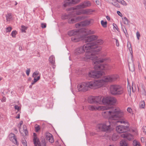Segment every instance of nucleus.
<instances>
[{
    "label": "nucleus",
    "instance_id": "obj_1",
    "mask_svg": "<svg viewBox=\"0 0 146 146\" xmlns=\"http://www.w3.org/2000/svg\"><path fill=\"white\" fill-rule=\"evenodd\" d=\"M88 42V43L84 44L83 46H81L76 48L75 50V54L78 55L85 52L84 60L89 59L93 60V63L95 64L94 68V70L91 71L88 73V76L91 78H99L101 76L103 73L102 70L106 69L107 66L106 64H101L106 61V59H98L97 56L95 55L96 53L99 51L101 49V47L98 45L102 44L103 41L101 39L96 41Z\"/></svg>",
    "mask_w": 146,
    "mask_h": 146
},
{
    "label": "nucleus",
    "instance_id": "obj_2",
    "mask_svg": "<svg viewBox=\"0 0 146 146\" xmlns=\"http://www.w3.org/2000/svg\"><path fill=\"white\" fill-rule=\"evenodd\" d=\"M119 78V76L117 74L108 76L104 77L102 79L82 83L78 86L77 88L79 91L84 92L88 90V88L96 89L102 86L105 82L115 81Z\"/></svg>",
    "mask_w": 146,
    "mask_h": 146
},
{
    "label": "nucleus",
    "instance_id": "obj_3",
    "mask_svg": "<svg viewBox=\"0 0 146 146\" xmlns=\"http://www.w3.org/2000/svg\"><path fill=\"white\" fill-rule=\"evenodd\" d=\"M102 108L104 110L102 113L103 117L108 118L109 121H114V124L118 122L124 124L128 123L124 118L117 120L123 118L124 115V113L119 110L111 106H102Z\"/></svg>",
    "mask_w": 146,
    "mask_h": 146
},
{
    "label": "nucleus",
    "instance_id": "obj_4",
    "mask_svg": "<svg viewBox=\"0 0 146 146\" xmlns=\"http://www.w3.org/2000/svg\"><path fill=\"white\" fill-rule=\"evenodd\" d=\"M80 30L74 29L68 32V34L69 36H73L71 38L72 41L76 42L82 40L83 42L86 43L97 39V36L94 35L89 36L82 35V34L80 33Z\"/></svg>",
    "mask_w": 146,
    "mask_h": 146
},
{
    "label": "nucleus",
    "instance_id": "obj_5",
    "mask_svg": "<svg viewBox=\"0 0 146 146\" xmlns=\"http://www.w3.org/2000/svg\"><path fill=\"white\" fill-rule=\"evenodd\" d=\"M111 94L113 95H119L122 94L124 92L123 88L121 86L116 84H113L110 86V88Z\"/></svg>",
    "mask_w": 146,
    "mask_h": 146
},
{
    "label": "nucleus",
    "instance_id": "obj_6",
    "mask_svg": "<svg viewBox=\"0 0 146 146\" xmlns=\"http://www.w3.org/2000/svg\"><path fill=\"white\" fill-rule=\"evenodd\" d=\"M111 122H114L110 121H106L103 123L99 124L96 127L97 129H98L99 131H110L112 130L113 128L111 127Z\"/></svg>",
    "mask_w": 146,
    "mask_h": 146
},
{
    "label": "nucleus",
    "instance_id": "obj_7",
    "mask_svg": "<svg viewBox=\"0 0 146 146\" xmlns=\"http://www.w3.org/2000/svg\"><path fill=\"white\" fill-rule=\"evenodd\" d=\"M102 97L100 96H89L88 98V102L91 104L96 105L101 104L102 103Z\"/></svg>",
    "mask_w": 146,
    "mask_h": 146
},
{
    "label": "nucleus",
    "instance_id": "obj_8",
    "mask_svg": "<svg viewBox=\"0 0 146 146\" xmlns=\"http://www.w3.org/2000/svg\"><path fill=\"white\" fill-rule=\"evenodd\" d=\"M102 103L105 105H113L116 103V99L114 97H108L102 98Z\"/></svg>",
    "mask_w": 146,
    "mask_h": 146
},
{
    "label": "nucleus",
    "instance_id": "obj_9",
    "mask_svg": "<svg viewBox=\"0 0 146 146\" xmlns=\"http://www.w3.org/2000/svg\"><path fill=\"white\" fill-rule=\"evenodd\" d=\"M91 5V3L90 1H85L80 3V5H77L74 7L69 8L68 10H71L72 9L73 10H78L81 9H84L90 6Z\"/></svg>",
    "mask_w": 146,
    "mask_h": 146
},
{
    "label": "nucleus",
    "instance_id": "obj_10",
    "mask_svg": "<svg viewBox=\"0 0 146 146\" xmlns=\"http://www.w3.org/2000/svg\"><path fill=\"white\" fill-rule=\"evenodd\" d=\"M69 8L68 9V11H70V10H69ZM73 10V11L70 14L68 15V22L69 23L72 24L76 22V20L75 19V17L76 16V10H73L72 9L71 11Z\"/></svg>",
    "mask_w": 146,
    "mask_h": 146
},
{
    "label": "nucleus",
    "instance_id": "obj_11",
    "mask_svg": "<svg viewBox=\"0 0 146 146\" xmlns=\"http://www.w3.org/2000/svg\"><path fill=\"white\" fill-rule=\"evenodd\" d=\"M33 141L35 146H37V145H38V146H46V143L45 142L44 139L42 140L41 143L39 139L36 136V134L34 133H33Z\"/></svg>",
    "mask_w": 146,
    "mask_h": 146
},
{
    "label": "nucleus",
    "instance_id": "obj_12",
    "mask_svg": "<svg viewBox=\"0 0 146 146\" xmlns=\"http://www.w3.org/2000/svg\"><path fill=\"white\" fill-rule=\"evenodd\" d=\"M76 10V15H80L81 14H86L89 15L91 14L94 11V10L92 9H86L81 11L78 10Z\"/></svg>",
    "mask_w": 146,
    "mask_h": 146
},
{
    "label": "nucleus",
    "instance_id": "obj_13",
    "mask_svg": "<svg viewBox=\"0 0 146 146\" xmlns=\"http://www.w3.org/2000/svg\"><path fill=\"white\" fill-rule=\"evenodd\" d=\"M117 131L119 133H126L129 130L128 127L123 125H119L116 128Z\"/></svg>",
    "mask_w": 146,
    "mask_h": 146
},
{
    "label": "nucleus",
    "instance_id": "obj_14",
    "mask_svg": "<svg viewBox=\"0 0 146 146\" xmlns=\"http://www.w3.org/2000/svg\"><path fill=\"white\" fill-rule=\"evenodd\" d=\"M80 0H66L65 3L64 4V6L66 7L72 4H75L78 3Z\"/></svg>",
    "mask_w": 146,
    "mask_h": 146
},
{
    "label": "nucleus",
    "instance_id": "obj_15",
    "mask_svg": "<svg viewBox=\"0 0 146 146\" xmlns=\"http://www.w3.org/2000/svg\"><path fill=\"white\" fill-rule=\"evenodd\" d=\"M9 139L11 141H12L16 145L18 144V143L17 142L16 138L14 134L11 133L10 134Z\"/></svg>",
    "mask_w": 146,
    "mask_h": 146
},
{
    "label": "nucleus",
    "instance_id": "obj_16",
    "mask_svg": "<svg viewBox=\"0 0 146 146\" xmlns=\"http://www.w3.org/2000/svg\"><path fill=\"white\" fill-rule=\"evenodd\" d=\"M121 136L124 138H126L128 140L130 141L133 138V136L130 133H125L121 134Z\"/></svg>",
    "mask_w": 146,
    "mask_h": 146
},
{
    "label": "nucleus",
    "instance_id": "obj_17",
    "mask_svg": "<svg viewBox=\"0 0 146 146\" xmlns=\"http://www.w3.org/2000/svg\"><path fill=\"white\" fill-rule=\"evenodd\" d=\"M94 21V20L93 19H90L82 21V24L83 26H86L89 25L91 23H93Z\"/></svg>",
    "mask_w": 146,
    "mask_h": 146
},
{
    "label": "nucleus",
    "instance_id": "obj_18",
    "mask_svg": "<svg viewBox=\"0 0 146 146\" xmlns=\"http://www.w3.org/2000/svg\"><path fill=\"white\" fill-rule=\"evenodd\" d=\"M101 107L100 106L97 107L95 106L89 105L88 106V109L91 111H94L98 110L101 109Z\"/></svg>",
    "mask_w": 146,
    "mask_h": 146
},
{
    "label": "nucleus",
    "instance_id": "obj_19",
    "mask_svg": "<svg viewBox=\"0 0 146 146\" xmlns=\"http://www.w3.org/2000/svg\"><path fill=\"white\" fill-rule=\"evenodd\" d=\"M46 139L52 143L54 141V139L52 135L50 133L47 134L46 135Z\"/></svg>",
    "mask_w": 146,
    "mask_h": 146
},
{
    "label": "nucleus",
    "instance_id": "obj_20",
    "mask_svg": "<svg viewBox=\"0 0 146 146\" xmlns=\"http://www.w3.org/2000/svg\"><path fill=\"white\" fill-rule=\"evenodd\" d=\"M49 60L51 64L54 65L55 64V58L54 56H51L49 58Z\"/></svg>",
    "mask_w": 146,
    "mask_h": 146
},
{
    "label": "nucleus",
    "instance_id": "obj_21",
    "mask_svg": "<svg viewBox=\"0 0 146 146\" xmlns=\"http://www.w3.org/2000/svg\"><path fill=\"white\" fill-rule=\"evenodd\" d=\"M128 66L130 70L132 72L135 70L134 65L133 62L131 63H129Z\"/></svg>",
    "mask_w": 146,
    "mask_h": 146
},
{
    "label": "nucleus",
    "instance_id": "obj_22",
    "mask_svg": "<svg viewBox=\"0 0 146 146\" xmlns=\"http://www.w3.org/2000/svg\"><path fill=\"white\" fill-rule=\"evenodd\" d=\"M119 136L116 133H114L112 137V139L113 141H115L119 138Z\"/></svg>",
    "mask_w": 146,
    "mask_h": 146
},
{
    "label": "nucleus",
    "instance_id": "obj_23",
    "mask_svg": "<svg viewBox=\"0 0 146 146\" xmlns=\"http://www.w3.org/2000/svg\"><path fill=\"white\" fill-rule=\"evenodd\" d=\"M86 17L84 16H80L75 18L76 20V22H77L82 20L84 19Z\"/></svg>",
    "mask_w": 146,
    "mask_h": 146
},
{
    "label": "nucleus",
    "instance_id": "obj_24",
    "mask_svg": "<svg viewBox=\"0 0 146 146\" xmlns=\"http://www.w3.org/2000/svg\"><path fill=\"white\" fill-rule=\"evenodd\" d=\"M12 18V16L11 13H8L6 15V19L7 21H10Z\"/></svg>",
    "mask_w": 146,
    "mask_h": 146
},
{
    "label": "nucleus",
    "instance_id": "obj_25",
    "mask_svg": "<svg viewBox=\"0 0 146 146\" xmlns=\"http://www.w3.org/2000/svg\"><path fill=\"white\" fill-rule=\"evenodd\" d=\"M121 146H127V143L126 141L124 140H122L120 142Z\"/></svg>",
    "mask_w": 146,
    "mask_h": 146
},
{
    "label": "nucleus",
    "instance_id": "obj_26",
    "mask_svg": "<svg viewBox=\"0 0 146 146\" xmlns=\"http://www.w3.org/2000/svg\"><path fill=\"white\" fill-rule=\"evenodd\" d=\"M133 144L134 146H140V143L135 140L133 141Z\"/></svg>",
    "mask_w": 146,
    "mask_h": 146
},
{
    "label": "nucleus",
    "instance_id": "obj_27",
    "mask_svg": "<svg viewBox=\"0 0 146 146\" xmlns=\"http://www.w3.org/2000/svg\"><path fill=\"white\" fill-rule=\"evenodd\" d=\"M101 24L104 27L106 28L107 27V22L106 21H104L103 20H102L101 21Z\"/></svg>",
    "mask_w": 146,
    "mask_h": 146
},
{
    "label": "nucleus",
    "instance_id": "obj_28",
    "mask_svg": "<svg viewBox=\"0 0 146 146\" xmlns=\"http://www.w3.org/2000/svg\"><path fill=\"white\" fill-rule=\"evenodd\" d=\"M75 26L76 28H81L83 26L82 24V22H80L79 23L76 24Z\"/></svg>",
    "mask_w": 146,
    "mask_h": 146
},
{
    "label": "nucleus",
    "instance_id": "obj_29",
    "mask_svg": "<svg viewBox=\"0 0 146 146\" xmlns=\"http://www.w3.org/2000/svg\"><path fill=\"white\" fill-rule=\"evenodd\" d=\"M86 32L88 35L94 34L95 33V32L94 31L89 30H87Z\"/></svg>",
    "mask_w": 146,
    "mask_h": 146
},
{
    "label": "nucleus",
    "instance_id": "obj_30",
    "mask_svg": "<svg viewBox=\"0 0 146 146\" xmlns=\"http://www.w3.org/2000/svg\"><path fill=\"white\" fill-rule=\"evenodd\" d=\"M21 27V31L22 32L25 33L26 32L25 30L27 29V27H26L24 25H22Z\"/></svg>",
    "mask_w": 146,
    "mask_h": 146
},
{
    "label": "nucleus",
    "instance_id": "obj_31",
    "mask_svg": "<svg viewBox=\"0 0 146 146\" xmlns=\"http://www.w3.org/2000/svg\"><path fill=\"white\" fill-rule=\"evenodd\" d=\"M22 143L23 145L24 146H27V143L26 141L25 140V139L23 138L22 140Z\"/></svg>",
    "mask_w": 146,
    "mask_h": 146
},
{
    "label": "nucleus",
    "instance_id": "obj_32",
    "mask_svg": "<svg viewBox=\"0 0 146 146\" xmlns=\"http://www.w3.org/2000/svg\"><path fill=\"white\" fill-rule=\"evenodd\" d=\"M39 72L38 71H37L34 72L33 74V77L34 78H36V76L39 74Z\"/></svg>",
    "mask_w": 146,
    "mask_h": 146
},
{
    "label": "nucleus",
    "instance_id": "obj_33",
    "mask_svg": "<svg viewBox=\"0 0 146 146\" xmlns=\"http://www.w3.org/2000/svg\"><path fill=\"white\" fill-rule=\"evenodd\" d=\"M145 106V101L143 100L140 102V107L142 108H144Z\"/></svg>",
    "mask_w": 146,
    "mask_h": 146
},
{
    "label": "nucleus",
    "instance_id": "obj_34",
    "mask_svg": "<svg viewBox=\"0 0 146 146\" xmlns=\"http://www.w3.org/2000/svg\"><path fill=\"white\" fill-rule=\"evenodd\" d=\"M17 32L16 31H13L11 33V35L13 37L15 38V35L17 34Z\"/></svg>",
    "mask_w": 146,
    "mask_h": 146
},
{
    "label": "nucleus",
    "instance_id": "obj_35",
    "mask_svg": "<svg viewBox=\"0 0 146 146\" xmlns=\"http://www.w3.org/2000/svg\"><path fill=\"white\" fill-rule=\"evenodd\" d=\"M124 23L125 24L127 25L129 23V20L126 17H124L123 19Z\"/></svg>",
    "mask_w": 146,
    "mask_h": 146
},
{
    "label": "nucleus",
    "instance_id": "obj_36",
    "mask_svg": "<svg viewBox=\"0 0 146 146\" xmlns=\"http://www.w3.org/2000/svg\"><path fill=\"white\" fill-rule=\"evenodd\" d=\"M35 131L36 132H38L40 130L39 126L36 125L35 126Z\"/></svg>",
    "mask_w": 146,
    "mask_h": 146
},
{
    "label": "nucleus",
    "instance_id": "obj_37",
    "mask_svg": "<svg viewBox=\"0 0 146 146\" xmlns=\"http://www.w3.org/2000/svg\"><path fill=\"white\" fill-rule=\"evenodd\" d=\"M12 28L11 27H9L6 28V33L10 32L12 30Z\"/></svg>",
    "mask_w": 146,
    "mask_h": 146
},
{
    "label": "nucleus",
    "instance_id": "obj_38",
    "mask_svg": "<svg viewBox=\"0 0 146 146\" xmlns=\"http://www.w3.org/2000/svg\"><path fill=\"white\" fill-rule=\"evenodd\" d=\"M127 46H128V47H129V50L130 51V53L132 55L133 51H132V47L131 46V44H130V46H129H129H128V44H127Z\"/></svg>",
    "mask_w": 146,
    "mask_h": 146
},
{
    "label": "nucleus",
    "instance_id": "obj_39",
    "mask_svg": "<svg viewBox=\"0 0 146 146\" xmlns=\"http://www.w3.org/2000/svg\"><path fill=\"white\" fill-rule=\"evenodd\" d=\"M141 93L144 95H146V92L145 89L143 88H142V90L141 91Z\"/></svg>",
    "mask_w": 146,
    "mask_h": 146
},
{
    "label": "nucleus",
    "instance_id": "obj_40",
    "mask_svg": "<svg viewBox=\"0 0 146 146\" xmlns=\"http://www.w3.org/2000/svg\"><path fill=\"white\" fill-rule=\"evenodd\" d=\"M113 29L114 30L115 29L117 30V31H118L119 29L118 28L117 26V25L116 24L113 23Z\"/></svg>",
    "mask_w": 146,
    "mask_h": 146
},
{
    "label": "nucleus",
    "instance_id": "obj_41",
    "mask_svg": "<svg viewBox=\"0 0 146 146\" xmlns=\"http://www.w3.org/2000/svg\"><path fill=\"white\" fill-rule=\"evenodd\" d=\"M125 31L124 30V29H123V31L124 33H125V35L127 37H129V35L128 34V33H127V31L126 29H125Z\"/></svg>",
    "mask_w": 146,
    "mask_h": 146
},
{
    "label": "nucleus",
    "instance_id": "obj_42",
    "mask_svg": "<svg viewBox=\"0 0 146 146\" xmlns=\"http://www.w3.org/2000/svg\"><path fill=\"white\" fill-rule=\"evenodd\" d=\"M40 78V76H38L37 78H35L34 79V80L35 81V82H37L38 80H39Z\"/></svg>",
    "mask_w": 146,
    "mask_h": 146
},
{
    "label": "nucleus",
    "instance_id": "obj_43",
    "mask_svg": "<svg viewBox=\"0 0 146 146\" xmlns=\"http://www.w3.org/2000/svg\"><path fill=\"white\" fill-rule=\"evenodd\" d=\"M136 36L137 39L139 40V37L140 36V34L138 31H137L136 33Z\"/></svg>",
    "mask_w": 146,
    "mask_h": 146
},
{
    "label": "nucleus",
    "instance_id": "obj_44",
    "mask_svg": "<svg viewBox=\"0 0 146 146\" xmlns=\"http://www.w3.org/2000/svg\"><path fill=\"white\" fill-rule=\"evenodd\" d=\"M30 72V68L27 69L26 71V73L28 76H29Z\"/></svg>",
    "mask_w": 146,
    "mask_h": 146
},
{
    "label": "nucleus",
    "instance_id": "obj_45",
    "mask_svg": "<svg viewBox=\"0 0 146 146\" xmlns=\"http://www.w3.org/2000/svg\"><path fill=\"white\" fill-rule=\"evenodd\" d=\"M127 111L130 113H131L132 112V110L130 108H128L127 109Z\"/></svg>",
    "mask_w": 146,
    "mask_h": 146
},
{
    "label": "nucleus",
    "instance_id": "obj_46",
    "mask_svg": "<svg viewBox=\"0 0 146 146\" xmlns=\"http://www.w3.org/2000/svg\"><path fill=\"white\" fill-rule=\"evenodd\" d=\"M41 26L42 28H45L46 27V23H42L41 24Z\"/></svg>",
    "mask_w": 146,
    "mask_h": 146
},
{
    "label": "nucleus",
    "instance_id": "obj_47",
    "mask_svg": "<svg viewBox=\"0 0 146 146\" xmlns=\"http://www.w3.org/2000/svg\"><path fill=\"white\" fill-rule=\"evenodd\" d=\"M15 109L17 110L18 111H19L20 109L19 106L17 105H15Z\"/></svg>",
    "mask_w": 146,
    "mask_h": 146
},
{
    "label": "nucleus",
    "instance_id": "obj_48",
    "mask_svg": "<svg viewBox=\"0 0 146 146\" xmlns=\"http://www.w3.org/2000/svg\"><path fill=\"white\" fill-rule=\"evenodd\" d=\"M142 131L144 133H146V127L145 126H143L142 127Z\"/></svg>",
    "mask_w": 146,
    "mask_h": 146
},
{
    "label": "nucleus",
    "instance_id": "obj_49",
    "mask_svg": "<svg viewBox=\"0 0 146 146\" xmlns=\"http://www.w3.org/2000/svg\"><path fill=\"white\" fill-rule=\"evenodd\" d=\"M122 1V3H121V4L124 5V6H126L127 5V4L126 2L123 0H121Z\"/></svg>",
    "mask_w": 146,
    "mask_h": 146
},
{
    "label": "nucleus",
    "instance_id": "obj_50",
    "mask_svg": "<svg viewBox=\"0 0 146 146\" xmlns=\"http://www.w3.org/2000/svg\"><path fill=\"white\" fill-rule=\"evenodd\" d=\"M117 13L118 15L121 17H122L123 16L122 14L119 11H117Z\"/></svg>",
    "mask_w": 146,
    "mask_h": 146
},
{
    "label": "nucleus",
    "instance_id": "obj_51",
    "mask_svg": "<svg viewBox=\"0 0 146 146\" xmlns=\"http://www.w3.org/2000/svg\"><path fill=\"white\" fill-rule=\"evenodd\" d=\"M6 98L5 97H3L1 100V102H5L6 101Z\"/></svg>",
    "mask_w": 146,
    "mask_h": 146
},
{
    "label": "nucleus",
    "instance_id": "obj_52",
    "mask_svg": "<svg viewBox=\"0 0 146 146\" xmlns=\"http://www.w3.org/2000/svg\"><path fill=\"white\" fill-rule=\"evenodd\" d=\"M116 40V45L117 46H119V42L118 40L117 39H115Z\"/></svg>",
    "mask_w": 146,
    "mask_h": 146
},
{
    "label": "nucleus",
    "instance_id": "obj_53",
    "mask_svg": "<svg viewBox=\"0 0 146 146\" xmlns=\"http://www.w3.org/2000/svg\"><path fill=\"white\" fill-rule=\"evenodd\" d=\"M24 132L25 135H27L28 134V131L27 130L25 129H24Z\"/></svg>",
    "mask_w": 146,
    "mask_h": 146
},
{
    "label": "nucleus",
    "instance_id": "obj_54",
    "mask_svg": "<svg viewBox=\"0 0 146 146\" xmlns=\"http://www.w3.org/2000/svg\"><path fill=\"white\" fill-rule=\"evenodd\" d=\"M114 5L116 7H119V5L116 2H115L114 3Z\"/></svg>",
    "mask_w": 146,
    "mask_h": 146
},
{
    "label": "nucleus",
    "instance_id": "obj_55",
    "mask_svg": "<svg viewBox=\"0 0 146 146\" xmlns=\"http://www.w3.org/2000/svg\"><path fill=\"white\" fill-rule=\"evenodd\" d=\"M12 4H15V5H16L17 4V3L16 1L12 2Z\"/></svg>",
    "mask_w": 146,
    "mask_h": 146
},
{
    "label": "nucleus",
    "instance_id": "obj_56",
    "mask_svg": "<svg viewBox=\"0 0 146 146\" xmlns=\"http://www.w3.org/2000/svg\"><path fill=\"white\" fill-rule=\"evenodd\" d=\"M106 18L107 19L108 21L110 20V17L108 16H107L106 17Z\"/></svg>",
    "mask_w": 146,
    "mask_h": 146
},
{
    "label": "nucleus",
    "instance_id": "obj_57",
    "mask_svg": "<svg viewBox=\"0 0 146 146\" xmlns=\"http://www.w3.org/2000/svg\"><path fill=\"white\" fill-rule=\"evenodd\" d=\"M36 82H35V81L34 80V81L31 83V84L33 85H34Z\"/></svg>",
    "mask_w": 146,
    "mask_h": 146
},
{
    "label": "nucleus",
    "instance_id": "obj_58",
    "mask_svg": "<svg viewBox=\"0 0 146 146\" xmlns=\"http://www.w3.org/2000/svg\"><path fill=\"white\" fill-rule=\"evenodd\" d=\"M36 82H35V81L34 80V81L31 83V84L33 85H34Z\"/></svg>",
    "mask_w": 146,
    "mask_h": 146
},
{
    "label": "nucleus",
    "instance_id": "obj_59",
    "mask_svg": "<svg viewBox=\"0 0 146 146\" xmlns=\"http://www.w3.org/2000/svg\"><path fill=\"white\" fill-rule=\"evenodd\" d=\"M36 82H35V81L34 80V81L31 83V84L33 85H34Z\"/></svg>",
    "mask_w": 146,
    "mask_h": 146
},
{
    "label": "nucleus",
    "instance_id": "obj_60",
    "mask_svg": "<svg viewBox=\"0 0 146 146\" xmlns=\"http://www.w3.org/2000/svg\"><path fill=\"white\" fill-rule=\"evenodd\" d=\"M143 3L145 5H146V0H143Z\"/></svg>",
    "mask_w": 146,
    "mask_h": 146
},
{
    "label": "nucleus",
    "instance_id": "obj_61",
    "mask_svg": "<svg viewBox=\"0 0 146 146\" xmlns=\"http://www.w3.org/2000/svg\"><path fill=\"white\" fill-rule=\"evenodd\" d=\"M16 118H17V119L19 118H20V114H18L17 116V117Z\"/></svg>",
    "mask_w": 146,
    "mask_h": 146
},
{
    "label": "nucleus",
    "instance_id": "obj_62",
    "mask_svg": "<svg viewBox=\"0 0 146 146\" xmlns=\"http://www.w3.org/2000/svg\"><path fill=\"white\" fill-rule=\"evenodd\" d=\"M19 49L20 51H21L22 50V48L21 46H19Z\"/></svg>",
    "mask_w": 146,
    "mask_h": 146
},
{
    "label": "nucleus",
    "instance_id": "obj_63",
    "mask_svg": "<svg viewBox=\"0 0 146 146\" xmlns=\"http://www.w3.org/2000/svg\"><path fill=\"white\" fill-rule=\"evenodd\" d=\"M23 121H21L20 122V126L23 124Z\"/></svg>",
    "mask_w": 146,
    "mask_h": 146
},
{
    "label": "nucleus",
    "instance_id": "obj_64",
    "mask_svg": "<svg viewBox=\"0 0 146 146\" xmlns=\"http://www.w3.org/2000/svg\"><path fill=\"white\" fill-rule=\"evenodd\" d=\"M32 85L31 84V85H30V86H29V88H32Z\"/></svg>",
    "mask_w": 146,
    "mask_h": 146
}]
</instances>
